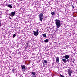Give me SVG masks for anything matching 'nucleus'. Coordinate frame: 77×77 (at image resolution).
<instances>
[{"label": "nucleus", "mask_w": 77, "mask_h": 77, "mask_svg": "<svg viewBox=\"0 0 77 77\" xmlns=\"http://www.w3.org/2000/svg\"><path fill=\"white\" fill-rule=\"evenodd\" d=\"M44 62L43 63V65H44L45 63L46 64H47V63H48V62L46 60H44Z\"/></svg>", "instance_id": "nucleus-10"}, {"label": "nucleus", "mask_w": 77, "mask_h": 77, "mask_svg": "<svg viewBox=\"0 0 77 77\" xmlns=\"http://www.w3.org/2000/svg\"><path fill=\"white\" fill-rule=\"evenodd\" d=\"M51 14L52 15H54V12H52L51 13Z\"/></svg>", "instance_id": "nucleus-15"}, {"label": "nucleus", "mask_w": 77, "mask_h": 77, "mask_svg": "<svg viewBox=\"0 0 77 77\" xmlns=\"http://www.w3.org/2000/svg\"><path fill=\"white\" fill-rule=\"evenodd\" d=\"M49 41V40L48 39H46V40H44V42H45L47 43V42H48Z\"/></svg>", "instance_id": "nucleus-13"}, {"label": "nucleus", "mask_w": 77, "mask_h": 77, "mask_svg": "<svg viewBox=\"0 0 77 77\" xmlns=\"http://www.w3.org/2000/svg\"><path fill=\"white\" fill-rule=\"evenodd\" d=\"M33 34L35 36H37L39 35V31H38V29H37L36 31H33Z\"/></svg>", "instance_id": "nucleus-4"}, {"label": "nucleus", "mask_w": 77, "mask_h": 77, "mask_svg": "<svg viewBox=\"0 0 77 77\" xmlns=\"http://www.w3.org/2000/svg\"><path fill=\"white\" fill-rule=\"evenodd\" d=\"M69 56H70V55H66L65 56H64L63 57V58L64 59H68L69 57Z\"/></svg>", "instance_id": "nucleus-8"}, {"label": "nucleus", "mask_w": 77, "mask_h": 77, "mask_svg": "<svg viewBox=\"0 0 77 77\" xmlns=\"http://www.w3.org/2000/svg\"><path fill=\"white\" fill-rule=\"evenodd\" d=\"M8 7V8H12V6L11 5H7Z\"/></svg>", "instance_id": "nucleus-11"}, {"label": "nucleus", "mask_w": 77, "mask_h": 77, "mask_svg": "<svg viewBox=\"0 0 77 77\" xmlns=\"http://www.w3.org/2000/svg\"><path fill=\"white\" fill-rule=\"evenodd\" d=\"M57 15H59V14H57Z\"/></svg>", "instance_id": "nucleus-24"}, {"label": "nucleus", "mask_w": 77, "mask_h": 77, "mask_svg": "<svg viewBox=\"0 0 77 77\" xmlns=\"http://www.w3.org/2000/svg\"><path fill=\"white\" fill-rule=\"evenodd\" d=\"M13 38H15V36H16V35H15V34H14V35H13Z\"/></svg>", "instance_id": "nucleus-16"}, {"label": "nucleus", "mask_w": 77, "mask_h": 77, "mask_svg": "<svg viewBox=\"0 0 77 77\" xmlns=\"http://www.w3.org/2000/svg\"><path fill=\"white\" fill-rule=\"evenodd\" d=\"M21 0V1H23V0Z\"/></svg>", "instance_id": "nucleus-22"}, {"label": "nucleus", "mask_w": 77, "mask_h": 77, "mask_svg": "<svg viewBox=\"0 0 77 77\" xmlns=\"http://www.w3.org/2000/svg\"><path fill=\"white\" fill-rule=\"evenodd\" d=\"M43 36L44 38L47 37V35H46V34L45 33L43 34Z\"/></svg>", "instance_id": "nucleus-14"}, {"label": "nucleus", "mask_w": 77, "mask_h": 77, "mask_svg": "<svg viewBox=\"0 0 77 77\" xmlns=\"http://www.w3.org/2000/svg\"><path fill=\"white\" fill-rule=\"evenodd\" d=\"M21 69H22L23 71H25V69H26V66L25 65H21Z\"/></svg>", "instance_id": "nucleus-6"}, {"label": "nucleus", "mask_w": 77, "mask_h": 77, "mask_svg": "<svg viewBox=\"0 0 77 77\" xmlns=\"http://www.w3.org/2000/svg\"><path fill=\"white\" fill-rule=\"evenodd\" d=\"M72 6L73 9H74L75 7H74V6L73 5H72Z\"/></svg>", "instance_id": "nucleus-17"}, {"label": "nucleus", "mask_w": 77, "mask_h": 77, "mask_svg": "<svg viewBox=\"0 0 77 77\" xmlns=\"http://www.w3.org/2000/svg\"><path fill=\"white\" fill-rule=\"evenodd\" d=\"M17 46H18V45H17Z\"/></svg>", "instance_id": "nucleus-23"}, {"label": "nucleus", "mask_w": 77, "mask_h": 77, "mask_svg": "<svg viewBox=\"0 0 77 77\" xmlns=\"http://www.w3.org/2000/svg\"><path fill=\"white\" fill-rule=\"evenodd\" d=\"M62 61L63 62H64V63H66V60L63 58Z\"/></svg>", "instance_id": "nucleus-12"}, {"label": "nucleus", "mask_w": 77, "mask_h": 77, "mask_svg": "<svg viewBox=\"0 0 77 77\" xmlns=\"http://www.w3.org/2000/svg\"><path fill=\"white\" fill-rule=\"evenodd\" d=\"M15 13L16 12L15 11L12 12L10 14H9V15H10L11 17H13L15 15Z\"/></svg>", "instance_id": "nucleus-5"}, {"label": "nucleus", "mask_w": 77, "mask_h": 77, "mask_svg": "<svg viewBox=\"0 0 77 77\" xmlns=\"http://www.w3.org/2000/svg\"><path fill=\"white\" fill-rule=\"evenodd\" d=\"M1 25H2V24H1V23L0 22V26H1Z\"/></svg>", "instance_id": "nucleus-19"}, {"label": "nucleus", "mask_w": 77, "mask_h": 77, "mask_svg": "<svg viewBox=\"0 0 77 77\" xmlns=\"http://www.w3.org/2000/svg\"><path fill=\"white\" fill-rule=\"evenodd\" d=\"M9 18H10V19H11V17H10Z\"/></svg>", "instance_id": "nucleus-21"}, {"label": "nucleus", "mask_w": 77, "mask_h": 77, "mask_svg": "<svg viewBox=\"0 0 77 77\" xmlns=\"http://www.w3.org/2000/svg\"><path fill=\"white\" fill-rule=\"evenodd\" d=\"M31 75H32L31 77H35V75H36V72H30Z\"/></svg>", "instance_id": "nucleus-7"}, {"label": "nucleus", "mask_w": 77, "mask_h": 77, "mask_svg": "<svg viewBox=\"0 0 77 77\" xmlns=\"http://www.w3.org/2000/svg\"><path fill=\"white\" fill-rule=\"evenodd\" d=\"M67 71L68 74L69 76H70H70H71V73L72 72V70L70 69H67Z\"/></svg>", "instance_id": "nucleus-3"}, {"label": "nucleus", "mask_w": 77, "mask_h": 77, "mask_svg": "<svg viewBox=\"0 0 77 77\" xmlns=\"http://www.w3.org/2000/svg\"><path fill=\"white\" fill-rule=\"evenodd\" d=\"M23 0H22V1H23Z\"/></svg>", "instance_id": "nucleus-26"}, {"label": "nucleus", "mask_w": 77, "mask_h": 77, "mask_svg": "<svg viewBox=\"0 0 77 77\" xmlns=\"http://www.w3.org/2000/svg\"><path fill=\"white\" fill-rule=\"evenodd\" d=\"M43 14H44V13L42 12L38 15V18H39V20L41 22H42V19H43Z\"/></svg>", "instance_id": "nucleus-2"}, {"label": "nucleus", "mask_w": 77, "mask_h": 77, "mask_svg": "<svg viewBox=\"0 0 77 77\" xmlns=\"http://www.w3.org/2000/svg\"><path fill=\"white\" fill-rule=\"evenodd\" d=\"M69 60L67 59L66 60V63L67 62H69Z\"/></svg>", "instance_id": "nucleus-18"}, {"label": "nucleus", "mask_w": 77, "mask_h": 77, "mask_svg": "<svg viewBox=\"0 0 77 77\" xmlns=\"http://www.w3.org/2000/svg\"><path fill=\"white\" fill-rule=\"evenodd\" d=\"M28 47L29 46H27Z\"/></svg>", "instance_id": "nucleus-25"}, {"label": "nucleus", "mask_w": 77, "mask_h": 77, "mask_svg": "<svg viewBox=\"0 0 77 77\" xmlns=\"http://www.w3.org/2000/svg\"><path fill=\"white\" fill-rule=\"evenodd\" d=\"M56 62H57V63H59V57H56Z\"/></svg>", "instance_id": "nucleus-9"}, {"label": "nucleus", "mask_w": 77, "mask_h": 77, "mask_svg": "<svg viewBox=\"0 0 77 77\" xmlns=\"http://www.w3.org/2000/svg\"><path fill=\"white\" fill-rule=\"evenodd\" d=\"M55 24L57 27V29H59L61 25V22L60 20L58 19H56L54 20Z\"/></svg>", "instance_id": "nucleus-1"}, {"label": "nucleus", "mask_w": 77, "mask_h": 77, "mask_svg": "<svg viewBox=\"0 0 77 77\" xmlns=\"http://www.w3.org/2000/svg\"><path fill=\"white\" fill-rule=\"evenodd\" d=\"M27 45H28L29 44H27Z\"/></svg>", "instance_id": "nucleus-20"}]
</instances>
